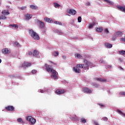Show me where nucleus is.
I'll use <instances>...</instances> for the list:
<instances>
[{"label": "nucleus", "instance_id": "nucleus-1", "mask_svg": "<svg viewBox=\"0 0 125 125\" xmlns=\"http://www.w3.org/2000/svg\"><path fill=\"white\" fill-rule=\"evenodd\" d=\"M84 64H78L77 67H79L81 69H85V70H88L89 66H92V63L89 61H87L85 59H83Z\"/></svg>", "mask_w": 125, "mask_h": 125}, {"label": "nucleus", "instance_id": "nucleus-2", "mask_svg": "<svg viewBox=\"0 0 125 125\" xmlns=\"http://www.w3.org/2000/svg\"><path fill=\"white\" fill-rule=\"evenodd\" d=\"M29 35L31 36V38L34 39V40H37V41H39L40 40V36L37 34V33L35 32L33 29H29Z\"/></svg>", "mask_w": 125, "mask_h": 125}, {"label": "nucleus", "instance_id": "nucleus-3", "mask_svg": "<svg viewBox=\"0 0 125 125\" xmlns=\"http://www.w3.org/2000/svg\"><path fill=\"white\" fill-rule=\"evenodd\" d=\"M52 75L51 76V78L53 79L54 80H57L58 79V73L56 72V70H54L51 72Z\"/></svg>", "mask_w": 125, "mask_h": 125}, {"label": "nucleus", "instance_id": "nucleus-4", "mask_svg": "<svg viewBox=\"0 0 125 125\" xmlns=\"http://www.w3.org/2000/svg\"><path fill=\"white\" fill-rule=\"evenodd\" d=\"M27 121L30 122L32 125H35L36 124V120L35 118H33L32 116H27L26 117Z\"/></svg>", "mask_w": 125, "mask_h": 125}, {"label": "nucleus", "instance_id": "nucleus-5", "mask_svg": "<svg viewBox=\"0 0 125 125\" xmlns=\"http://www.w3.org/2000/svg\"><path fill=\"white\" fill-rule=\"evenodd\" d=\"M44 67H45L46 70L47 71V72H48V73H51V72L54 70L52 69V66L51 65H47V64L46 63L44 64Z\"/></svg>", "mask_w": 125, "mask_h": 125}, {"label": "nucleus", "instance_id": "nucleus-6", "mask_svg": "<svg viewBox=\"0 0 125 125\" xmlns=\"http://www.w3.org/2000/svg\"><path fill=\"white\" fill-rule=\"evenodd\" d=\"M83 91L84 92V93H92V91L89 89L87 87H84L82 89Z\"/></svg>", "mask_w": 125, "mask_h": 125}, {"label": "nucleus", "instance_id": "nucleus-7", "mask_svg": "<svg viewBox=\"0 0 125 125\" xmlns=\"http://www.w3.org/2000/svg\"><path fill=\"white\" fill-rule=\"evenodd\" d=\"M67 13H69V14H71V15H76L77 14V11L73 9H69L67 10Z\"/></svg>", "mask_w": 125, "mask_h": 125}, {"label": "nucleus", "instance_id": "nucleus-8", "mask_svg": "<svg viewBox=\"0 0 125 125\" xmlns=\"http://www.w3.org/2000/svg\"><path fill=\"white\" fill-rule=\"evenodd\" d=\"M15 108L13 106L8 105L5 107V110L8 111L9 112H13L14 111Z\"/></svg>", "mask_w": 125, "mask_h": 125}, {"label": "nucleus", "instance_id": "nucleus-9", "mask_svg": "<svg viewBox=\"0 0 125 125\" xmlns=\"http://www.w3.org/2000/svg\"><path fill=\"white\" fill-rule=\"evenodd\" d=\"M37 23H38V25H39L40 28H41V29L43 28L44 27H45L44 22H42L40 20H37Z\"/></svg>", "mask_w": 125, "mask_h": 125}, {"label": "nucleus", "instance_id": "nucleus-10", "mask_svg": "<svg viewBox=\"0 0 125 125\" xmlns=\"http://www.w3.org/2000/svg\"><path fill=\"white\" fill-rule=\"evenodd\" d=\"M65 92H66V90L65 89H58L56 91V93H57V94H63V93H65Z\"/></svg>", "mask_w": 125, "mask_h": 125}, {"label": "nucleus", "instance_id": "nucleus-11", "mask_svg": "<svg viewBox=\"0 0 125 125\" xmlns=\"http://www.w3.org/2000/svg\"><path fill=\"white\" fill-rule=\"evenodd\" d=\"M31 65H32V63H30V62H24L22 63V67H23L24 68H26V67H30L31 66Z\"/></svg>", "mask_w": 125, "mask_h": 125}, {"label": "nucleus", "instance_id": "nucleus-12", "mask_svg": "<svg viewBox=\"0 0 125 125\" xmlns=\"http://www.w3.org/2000/svg\"><path fill=\"white\" fill-rule=\"evenodd\" d=\"M78 67L79 66H77L73 67V71L75 72V73H76L77 74L81 73V70H80V68Z\"/></svg>", "mask_w": 125, "mask_h": 125}, {"label": "nucleus", "instance_id": "nucleus-13", "mask_svg": "<svg viewBox=\"0 0 125 125\" xmlns=\"http://www.w3.org/2000/svg\"><path fill=\"white\" fill-rule=\"evenodd\" d=\"M114 35H115V36L117 38H121V37L123 36V32H122V31H118L115 33Z\"/></svg>", "mask_w": 125, "mask_h": 125}, {"label": "nucleus", "instance_id": "nucleus-14", "mask_svg": "<svg viewBox=\"0 0 125 125\" xmlns=\"http://www.w3.org/2000/svg\"><path fill=\"white\" fill-rule=\"evenodd\" d=\"M2 52L4 54H8V53H10V51L8 50V48H6L3 49Z\"/></svg>", "mask_w": 125, "mask_h": 125}, {"label": "nucleus", "instance_id": "nucleus-15", "mask_svg": "<svg viewBox=\"0 0 125 125\" xmlns=\"http://www.w3.org/2000/svg\"><path fill=\"white\" fill-rule=\"evenodd\" d=\"M96 80L99 82H101L102 83L107 82V80L104 78H96Z\"/></svg>", "mask_w": 125, "mask_h": 125}, {"label": "nucleus", "instance_id": "nucleus-16", "mask_svg": "<svg viewBox=\"0 0 125 125\" xmlns=\"http://www.w3.org/2000/svg\"><path fill=\"white\" fill-rule=\"evenodd\" d=\"M44 20L45 22H48V23H53V21L50 18H44Z\"/></svg>", "mask_w": 125, "mask_h": 125}, {"label": "nucleus", "instance_id": "nucleus-17", "mask_svg": "<svg viewBox=\"0 0 125 125\" xmlns=\"http://www.w3.org/2000/svg\"><path fill=\"white\" fill-rule=\"evenodd\" d=\"M74 56H75V58L77 59H82L83 58V56L81 55L80 54H78L77 53H75Z\"/></svg>", "mask_w": 125, "mask_h": 125}, {"label": "nucleus", "instance_id": "nucleus-18", "mask_svg": "<svg viewBox=\"0 0 125 125\" xmlns=\"http://www.w3.org/2000/svg\"><path fill=\"white\" fill-rule=\"evenodd\" d=\"M32 17L33 16L32 15L29 14H27L25 15V18L26 20H30V19H31V18H32Z\"/></svg>", "mask_w": 125, "mask_h": 125}, {"label": "nucleus", "instance_id": "nucleus-19", "mask_svg": "<svg viewBox=\"0 0 125 125\" xmlns=\"http://www.w3.org/2000/svg\"><path fill=\"white\" fill-rule=\"evenodd\" d=\"M1 14H3V15H8L10 14L9 12L5 10L2 11Z\"/></svg>", "mask_w": 125, "mask_h": 125}, {"label": "nucleus", "instance_id": "nucleus-20", "mask_svg": "<svg viewBox=\"0 0 125 125\" xmlns=\"http://www.w3.org/2000/svg\"><path fill=\"white\" fill-rule=\"evenodd\" d=\"M104 45L108 48H112L113 45L111 44H110L109 43H104Z\"/></svg>", "mask_w": 125, "mask_h": 125}, {"label": "nucleus", "instance_id": "nucleus-21", "mask_svg": "<svg viewBox=\"0 0 125 125\" xmlns=\"http://www.w3.org/2000/svg\"><path fill=\"white\" fill-rule=\"evenodd\" d=\"M118 8L120 10H121V11H123L124 12H125V6H118Z\"/></svg>", "mask_w": 125, "mask_h": 125}, {"label": "nucleus", "instance_id": "nucleus-22", "mask_svg": "<svg viewBox=\"0 0 125 125\" xmlns=\"http://www.w3.org/2000/svg\"><path fill=\"white\" fill-rule=\"evenodd\" d=\"M38 55H39V51L37 50H35L33 52V56H34V57H37Z\"/></svg>", "mask_w": 125, "mask_h": 125}, {"label": "nucleus", "instance_id": "nucleus-23", "mask_svg": "<svg viewBox=\"0 0 125 125\" xmlns=\"http://www.w3.org/2000/svg\"><path fill=\"white\" fill-rule=\"evenodd\" d=\"M30 7L31 8V9H34V10H37V9L38 8L37 6H35L34 5H30Z\"/></svg>", "mask_w": 125, "mask_h": 125}, {"label": "nucleus", "instance_id": "nucleus-24", "mask_svg": "<svg viewBox=\"0 0 125 125\" xmlns=\"http://www.w3.org/2000/svg\"><path fill=\"white\" fill-rule=\"evenodd\" d=\"M59 55V53L57 51H54L52 53V56H55V57H57Z\"/></svg>", "mask_w": 125, "mask_h": 125}, {"label": "nucleus", "instance_id": "nucleus-25", "mask_svg": "<svg viewBox=\"0 0 125 125\" xmlns=\"http://www.w3.org/2000/svg\"><path fill=\"white\" fill-rule=\"evenodd\" d=\"M9 26L13 27V28H15V29H18V27H19L18 25L15 24H10Z\"/></svg>", "mask_w": 125, "mask_h": 125}, {"label": "nucleus", "instance_id": "nucleus-26", "mask_svg": "<svg viewBox=\"0 0 125 125\" xmlns=\"http://www.w3.org/2000/svg\"><path fill=\"white\" fill-rule=\"evenodd\" d=\"M95 25V22H93L92 23H90L89 25L88 26L89 29H91L92 28H93V26Z\"/></svg>", "mask_w": 125, "mask_h": 125}, {"label": "nucleus", "instance_id": "nucleus-27", "mask_svg": "<svg viewBox=\"0 0 125 125\" xmlns=\"http://www.w3.org/2000/svg\"><path fill=\"white\" fill-rule=\"evenodd\" d=\"M17 122L18 123H20L21 124H24L25 123V122H24L23 120H22V118H19V119H18Z\"/></svg>", "mask_w": 125, "mask_h": 125}, {"label": "nucleus", "instance_id": "nucleus-28", "mask_svg": "<svg viewBox=\"0 0 125 125\" xmlns=\"http://www.w3.org/2000/svg\"><path fill=\"white\" fill-rule=\"evenodd\" d=\"M5 19H6V17L3 16L2 15H0V20H5ZM0 24H1L0 21Z\"/></svg>", "mask_w": 125, "mask_h": 125}, {"label": "nucleus", "instance_id": "nucleus-29", "mask_svg": "<svg viewBox=\"0 0 125 125\" xmlns=\"http://www.w3.org/2000/svg\"><path fill=\"white\" fill-rule=\"evenodd\" d=\"M54 4L55 8H58L60 7V4H58V3L55 2L54 3Z\"/></svg>", "mask_w": 125, "mask_h": 125}, {"label": "nucleus", "instance_id": "nucleus-30", "mask_svg": "<svg viewBox=\"0 0 125 125\" xmlns=\"http://www.w3.org/2000/svg\"><path fill=\"white\" fill-rule=\"evenodd\" d=\"M119 54H120V55H125V51L124 50L120 51Z\"/></svg>", "mask_w": 125, "mask_h": 125}, {"label": "nucleus", "instance_id": "nucleus-31", "mask_svg": "<svg viewBox=\"0 0 125 125\" xmlns=\"http://www.w3.org/2000/svg\"><path fill=\"white\" fill-rule=\"evenodd\" d=\"M96 31L97 32H102V31H103V28L102 27L97 28Z\"/></svg>", "mask_w": 125, "mask_h": 125}, {"label": "nucleus", "instance_id": "nucleus-32", "mask_svg": "<svg viewBox=\"0 0 125 125\" xmlns=\"http://www.w3.org/2000/svg\"><path fill=\"white\" fill-rule=\"evenodd\" d=\"M117 37L116 36V35L114 34V35L112 36V40L113 41H115L116 39H117Z\"/></svg>", "mask_w": 125, "mask_h": 125}, {"label": "nucleus", "instance_id": "nucleus-33", "mask_svg": "<svg viewBox=\"0 0 125 125\" xmlns=\"http://www.w3.org/2000/svg\"><path fill=\"white\" fill-rule=\"evenodd\" d=\"M105 2H107V3H109L110 4H113V2L109 0H104Z\"/></svg>", "mask_w": 125, "mask_h": 125}, {"label": "nucleus", "instance_id": "nucleus-34", "mask_svg": "<svg viewBox=\"0 0 125 125\" xmlns=\"http://www.w3.org/2000/svg\"><path fill=\"white\" fill-rule=\"evenodd\" d=\"M81 123H83V124H85L86 123V120L84 118H82L81 120Z\"/></svg>", "mask_w": 125, "mask_h": 125}, {"label": "nucleus", "instance_id": "nucleus-35", "mask_svg": "<svg viewBox=\"0 0 125 125\" xmlns=\"http://www.w3.org/2000/svg\"><path fill=\"white\" fill-rule=\"evenodd\" d=\"M55 24L57 25H62V23H61V22L56 21L54 22Z\"/></svg>", "mask_w": 125, "mask_h": 125}, {"label": "nucleus", "instance_id": "nucleus-36", "mask_svg": "<svg viewBox=\"0 0 125 125\" xmlns=\"http://www.w3.org/2000/svg\"><path fill=\"white\" fill-rule=\"evenodd\" d=\"M78 21L79 23H81V22H82V17H79L78 18Z\"/></svg>", "mask_w": 125, "mask_h": 125}, {"label": "nucleus", "instance_id": "nucleus-37", "mask_svg": "<svg viewBox=\"0 0 125 125\" xmlns=\"http://www.w3.org/2000/svg\"><path fill=\"white\" fill-rule=\"evenodd\" d=\"M15 44L18 46V47H19V46H20V44L19 43V42H15Z\"/></svg>", "mask_w": 125, "mask_h": 125}, {"label": "nucleus", "instance_id": "nucleus-38", "mask_svg": "<svg viewBox=\"0 0 125 125\" xmlns=\"http://www.w3.org/2000/svg\"><path fill=\"white\" fill-rule=\"evenodd\" d=\"M104 33L105 34H109V30H108V28H105L104 30Z\"/></svg>", "mask_w": 125, "mask_h": 125}, {"label": "nucleus", "instance_id": "nucleus-39", "mask_svg": "<svg viewBox=\"0 0 125 125\" xmlns=\"http://www.w3.org/2000/svg\"><path fill=\"white\" fill-rule=\"evenodd\" d=\"M120 42H125V36H124V38H120Z\"/></svg>", "mask_w": 125, "mask_h": 125}, {"label": "nucleus", "instance_id": "nucleus-40", "mask_svg": "<svg viewBox=\"0 0 125 125\" xmlns=\"http://www.w3.org/2000/svg\"><path fill=\"white\" fill-rule=\"evenodd\" d=\"M117 112L118 113H119L121 115H123L124 114V113L123 112H122V111L119 110V109H117Z\"/></svg>", "mask_w": 125, "mask_h": 125}, {"label": "nucleus", "instance_id": "nucleus-41", "mask_svg": "<svg viewBox=\"0 0 125 125\" xmlns=\"http://www.w3.org/2000/svg\"><path fill=\"white\" fill-rule=\"evenodd\" d=\"M92 85H93V86H95V87H98V84L95 83H94L92 84Z\"/></svg>", "mask_w": 125, "mask_h": 125}, {"label": "nucleus", "instance_id": "nucleus-42", "mask_svg": "<svg viewBox=\"0 0 125 125\" xmlns=\"http://www.w3.org/2000/svg\"><path fill=\"white\" fill-rule=\"evenodd\" d=\"M32 74H36V73H37V70H36V69L32 70Z\"/></svg>", "mask_w": 125, "mask_h": 125}, {"label": "nucleus", "instance_id": "nucleus-43", "mask_svg": "<svg viewBox=\"0 0 125 125\" xmlns=\"http://www.w3.org/2000/svg\"><path fill=\"white\" fill-rule=\"evenodd\" d=\"M103 120H104V121H108V118H107L106 117H104L103 118Z\"/></svg>", "mask_w": 125, "mask_h": 125}, {"label": "nucleus", "instance_id": "nucleus-44", "mask_svg": "<svg viewBox=\"0 0 125 125\" xmlns=\"http://www.w3.org/2000/svg\"><path fill=\"white\" fill-rule=\"evenodd\" d=\"M120 94H121V95H124V96H125V92H121L120 93Z\"/></svg>", "mask_w": 125, "mask_h": 125}, {"label": "nucleus", "instance_id": "nucleus-45", "mask_svg": "<svg viewBox=\"0 0 125 125\" xmlns=\"http://www.w3.org/2000/svg\"><path fill=\"white\" fill-rule=\"evenodd\" d=\"M86 6H90V3L89 2H87L86 3Z\"/></svg>", "mask_w": 125, "mask_h": 125}, {"label": "nucleus", "instance_id": "nucleus-46", "mask_svg": "<svg viewBox=\"0 0 125 125\" xmlns=\"http://www.w3.org/2000/svg\"><path fill=\"white\" fill-rule=\"evenodd\" d=\"M25 8H26V7H21V10H25Z\"/></svg>", "mask_w": 125, "mask_h": 125}, {"label": "nucleus", "instance_id": "nucleus-47", "mask_svg": "<svg viewBox=\"0 0 125 125\" xmlns=\"http://www.w3.org/2000/svg\"><path fill=\"white\" fill-rule=\"evenodd\" d=\"M99 106H101V107H105V105H104L101 104H99Z\"/></svg>", "mask_w": 125, "mask_h": 125}, {"label": "nucleus", "instance_id": "nucleus-48", "mask_svg": "<svg viewBox=\"0 0 125 125\" xmlns=\"http://www.w3.org/2000/svg\"><path fill=\"white\" fill-rule=\"evenodd\" d=\"M44 91L43 90H41L39 91V92H41V93H43Z\"/></svg>", "mask_w": 125, "mask_h": 125}, {"label": "nucleus", "instance_id": "nucleus-49", "mask_svg": "<svg viewBox=\"0 0 125 125\" xmlns=\"http://www.w3.org/2000/svg\"><path fill=\"white\" fill-rule=\"evenodd\" d=\"M32 54H33V53L32 52H29L28 53L29 55H32Z\"/></svg>", "mask_w": 125, "mask_h": 125}, {"label": "nucleus", "instance_id": "nucleus-50", "mask_svg": "<svg viewBox=\"0 0 125 125\" xmlns=\"http://www.w3.org/2000/svg\"><path fill=\"white\" fill-rule=\"evenodd\" d=\"M9 77H10V78H11V79L14 78V76H13V75H10Z\"/></svg>", "mask_w": 125, "mask_h": 125}, {"label": "nucleus", "instance_id": "nucleus-51", "mask_svg": "<svg viewBox=\"0 0 125 125\" xmlns=\"http://www.w3.org/2000/svg\"><path fill=\"white\" fill-rule=\"evenodd\" d=\"M50 62H51V63L52 64H53L54 65H57V64H56V63L50 61Z\"/></svg>", "mask_w": 125, "mask_h": 125}, {"label": "nucleus", "instance_id": "nucleus-52", "mask_svg": "<svg viewBox=\"0 0 125 125\" xmlns=\"http://www.w3.org/2000/svg\"><path fill=\"white\" fill-rule=\"evenodd\" d=\"M120 70H122V71H124V68H123L122 67H119Z\"/></svg>", "mask_w": 125, "mask_h": 125}, {"label": "nucleus", "instance_id": "nucleus-53", "mask_svg": "<svg viewBox=\"0 0 125 125\" xmlns=\"http://www.w3.org/2000/svg\"><path fill=\"white\" fill-rule=\"evenodd\" d=\"M62 58H63V59H66V56H62Z\"/></svg>", "mask_w": 125, "mask_h": 125}, {"label": "nucleus", "instance_id": "nucleus-54", "mask_svg": "<svg viewBox=\"0 0 125 125\" xmlns=\"http://www.w3.org/2000/svg\"><path fill=\"white\" fill-rule=\"evenodd\" d=\"M100 62L101 63H103L104 61H103V60H101V61H100Z\"/></svg>", "mask_w": 125, "mask_h": 125}, {"label": "nucleus", "instance_id": "nucleus-55", "mask_svg": "<svg viewBox=\"0 0 125 125\" xmlns=\"http://www.w3.org/2000/svg\"><path fill=\"white\" fill-rule=\"evenodd\" d=\"M123 116H124V117H125V114L123 113Z\"/></svg>", "mask_w": 125, "mask_h": 125}, {"label": "nucleus", "instance_id": "nucleus-56", "mask_svg": "<svg viewBox=\"0 0 125 125\" xmlns=\"http://www.w3.org/2000/svg\"><path fill=\"white\" fill-rule=\"evenodd\" d=\"M0 63H1V59H0Z\"/></svg>", "mask_w": 125, "mask_h": 125}]
</instances>
